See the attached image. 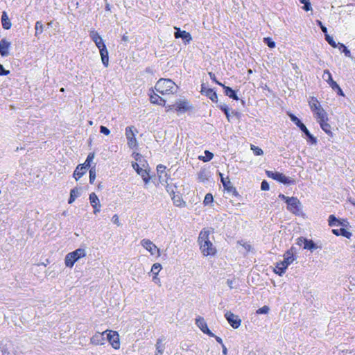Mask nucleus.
Returning a JSON list of instances; mask_svg holds the SVG:
<instances>
[{
	"mask_svg": "<svg viewBox=\"0 0 355 355\" xmlns=\"http://www.w3.org/2000/svg\"><path fill=\"white\" fill-rule=\"evenodd\" d=\"M155 88L161 94H173L176 91L175 83L171 79H159Z\"/></svg>",
	"mask_w": 355,
	"mask_h": 355,
	"instance_id": "obj_1",
	"label": "nucleus"
},
{
	"mask_svg": "<svg viewBox=\"0 0 355 355\" xmlns=\"http://www.w3.org/2000/svg\"><path fill=\"white\" fill-rule=\"evenodd\" d=\"M85 255V250L82 248H78L73 252L67 254L64 259L66 266L71 268L77 260L80 258L84 257Z\"/></svg>",
	"mask_w": 355,
	"mask_h": 355,
	"instance_id": "obj_2",
	"label": "nucleus"
},
{
	"mask_svg": "<svg viewBox=\"0 0 355 355\" xmlns=\"http://www.w3.org/2000/svg\"><path fill=\"white\" fill-rule=\"evenodd\" d=\"M288 116L291 120L301 130L302 132H303L305 134V135L309 139V141L312 144H315L317 143L316 137H313V135L310 133V132L306 128L305 125L303 123H302L301 121L293 114L288 113Z\"/></svg>",
	"mask_w": 355,
	"mask_h": 355,
	"instance_id": "obj_3",
	"label": "nucleus"
},
{
	"mask_svg": "<svg viewBox=\"0 0 355 355\" xmlns=\"http://www.w3.org/2000/svg\"><path fill=\"white\" fill-rule=\"evenodd\" d=\"M287 209L297 216L302 214V204L296 197H291V198L288 199Z\"/></svg>",
	"mask_w": 355,
	"mask_h": 355,
	"instance_id": "obj_4",
	"label": "nucleus"
},
{
	"mask_svg": "<svg viewBox=\"0 0 355 355\" xmlns=\"http://www.w3.org/2000/svg\"><path fill=\"white\" fill-rule=\"evenodd\" d=\"M266 173L268 177L283 183L284 184L292 185L295 184V181L293 179L286 177L281 173L266 171Z\"/></svg>",
	"mask_w": 355,
	"mask_h": 355,
	"instance_id": "obj_5",
	"label": "nucleus"
},
{
	"mask_svg": "<svg viewBox=\"0 0 355 355\" xmlns=\"http://www.w3.org/2000/svg\"><path fill=\"white\" fill-rule=\"evenodd\" d=\"M137 129L134 126H128L125 128V137L128 140V145L130 148H133L137 146L135 132Z\"/></svg>",
	"mask_w": 355,
	"mask_h": 355,
	"instance_id": "obj_6",
	"label": "nucleus"
},
{
	"mask_svg": "<svg viewBox=\"0 0 355 355\" xmlns=\"http://www.w3.org/2000/svg\"><path fill=\"white\" fill-rule=\"evenodd\" d=\"M295 259L293 253L291 250H287L284 254V260L279 261V265H282V272H285L288 266L293 262Z\"/></svg>",
	"mask_w": 355,
	"mask_h": 355,
	"instance_id": "obj_7",
	"label": "nucleus"
},
{
	"mask_svg": "<svg viewBox=\"0 0 355 355\" xmlns=\"http://www.w3.org/2000/svg\"><path fill=\"white\" fill-rule=\"evenodd\" d=\"M200 248L205 256H213L215 255L216 252V249L211 242V241H207V242L202 243L200 245Z\"/></svg>",
	"mask_w": 355,
	"mask_h": 355,
	"instance_id": "obj_8",
	"label": "nucleus"
},
{
	"mask_svg": "<svg viewBox=\"0 0 355 355\" xmlns=\"http://www.w3.org/2000/svg\"><path fill=\"white\" fill-rule=\"evenodd\" d=\"M108 334H107V339L115 349L120 348L119 336L116 331L107 330Z\"/></svg>",
	"mask_w": 355,
	"mask_h": 355,
	"instance_id": "obj_9",
	"label": "nucleus"
},
{
	"mask_svg": "<svg viewBox=\"0 0 355 355\" xmlns=\"http://www.w3.org/2000/svg\"><path fill=\"white\" fill-rule=\"evenodd\" d=\"M226 320L229 324L234 328L237 329L239 327L241 323V319L238 315H234L231 311H227L225 314Z\"/></svg>",
	"mask_w": 355,
	"mask_h": 355,
	"instance_id": "obj_10",
	"label": "nucleus"
},
{
	"mask_svg": "<svg viewBox=\"0 0 355 355\" xmlns=\"http://www.w3.org/2000/svg\"><path fill=\"white\" fill-rule=\"evenodd\" d=\"M89 36L92 41L95 43L99 51L101 49H105L106 46L99 34L95 30H91L89 31Z\"/></svg>",
	"mask_w": 355,
	"mask_h": 355,
	"instance_id": "obj_11",
	"label": "nucleus"
},
{
	"mask_svg": "<svg viewBox=\"0 0 355 355\" xmlns=\"http://www.w3.org/2000/svg\"><path fill=\"white\" fill-rule=\"evenodd\" d=\"M302 243L304 244V249H307L311 251H313L318 248L312 240H309L304 237L298 238L297 244L302 245Z\"/></svg>",
	"mask_w": 355,
	"mask_h": 355,
	"instance_id": "obj_12",
	"label": "nucleus"
},
{
	"mask_svg": "<svg viewBox=\"0 0 355 355\" xmlns=\"http://www.w3.org/2000/svg\"><path fill=\"white\" fill-rule=\"evenodd\" d=\"M196 324L204 334H206L209 336H215V335L207 327V322L203 318L198 317L196 318Z\"/></svg>",
	"mask_w": 355,
	"mask_h": 355,
	"instance_id": "obj_13",
	"label": "nucleus"
},
{
	"mask_svg": "<svg viewBox=\"0 0 355 355\" xmlns=\"http://www.w3.org/2000/svg\"><path fill=\"white\" fill-rule=\"evenodd\" d=\"M173 107L178 113H184L191 108V106L187 101H180L173 105Z\"/></svg>",
	"mask_w": 355,
	"mask_h": 355,
	"instance_id": "obj_14",
	"label": "nucleus"
},
{
	"mask_svg": "<svg viewBox=\"0 0 355 355\" xmlns=\"http://www.w3.org/2000/svg\"><path fill=\"white\" fill-rule=\"evenodd\" d=\"M89 199L92 207L94 208V214H96L100 212L101 203L96 194L95 193H90Z\"/></svg>",
	"mask_w": 355,
	"mask_h": 355,
	"instance_id": "obj_15",
	"label": "nucleus"
},
{
	"mask_svg": "<svg viewBox=\"0 0 355 355\" xmlns=\"http://www.w3.org/2000/svg\"><path fill=\"white\" fill-rule=\"evenodd\" d=\"M141 245L150 252L152 255L155 254V252H159V250L157 246L148 239H143L141 241Z\"/></svg>",
	"mask_w": 355,
	"mask_h": 355,
	"instance_id": "obj_16",
	"label": "nucleus"
},
{
	"mask_svg": "<svg viewBox=\"0 0 355 355\" xmlns=\"http://www.w3.org/2000/svg\"><path fill=\"white\" fill-rule=\"evenodd\" d=\"M176 31L175 32V38H182L185 43H189L192 40L191 35L189 33L185 31H181L180 28L175 27Z\"/></svg>",
	"mask_w": 355,
	"mask_h": 355,
	"instance_id": "obj_17",
	"label": "nucleus"
},
{
	"mask_svg": "<svg viewBox=\"0 0 355 355\" xmlns=\"http://www.w3.org/2000/svg\"><path fill=\"white\" fill-rule=\"evenodd\" d=\"M132 167L133 168L137 171V173L141 175V177L142 178L143 180L145 182V183H148L150 180V177H149V175L148 173V172L146 171V169H143L141 168L139 165L135 162V163H132Z\"/></svg>",
	"mask_w": 355,
	"mask_h": 355,
	"instance_id": "obj_18",
	"label": "nucleus"
},
{
	"mask_svg": "<svg viewBox=\"0 0 355 355\" xmlns=\"http://www.w3.org/2000/svg\"><path fill=\"white\" fill-rule=\"evenodd\" d=\"M107 331H105L103 333L97 332L91 338V343L94 345H103L105 343V338L104 337V334H106Z\"/></svg>",
	"mask_w": 355,
	"mask_h": 355,
	"instance_id": "obj_19",
	"label": "nucleus"
},
{
	"mask_svg": "<svg viewBox=\"0 0 355 355\" xmlns=\"http://www.w3.org/2000/svg\"><path fill=\"white\" fill-rule=\"evenodd\" d=\"M10 46L11 43L6 39L0 40V54L1 56L6 57L8 55Z\"/></svg>",
	"mask_w": 355,
	"mask_h": 355,
	"instance_id": "obj_20",
	"label": "nucleus"
},
{
	"mask_svg": "<svg viewBox=\"0 0 355 355\" xmlns=\"http://www.w3.org/2000/svg\"><path fill=\"white\" fill-rule=\"evenodd\" d=\"M201 92L205 93L213 102L217 101V94L212 89L207 88L205 84L201 85Z\"/></svg>",
	"mask_w": 355,
	"mask_h": 355,
	"instance_id": "obj_21",
	"label": "nucleus"
},
{
	"mask_svg": "<svg viewBox=\"0 0 355 355\" xmlns=\"http://www.w3.org/2000/svg\"><path fill=\"white\" fill-rule=\"evenodd\" d=\"M87 168L84 164H79L73 173L75 179L78 180L80 178L87 172Z\"/></svg>",
	"mask_w": 355,
	"mask_h": 355,
	"instance_id": "obj_22",
	"label": "nucleus"
},
{
	"mask_svg": "<svg viewBox=\"0 0 355 355\" xmlns=\"http://www.w3.org/2000/svg\"><path fill=\"white\" fill-rule=\"evenodd\" d=\"M165 171H166L165 166H164L162 164H159L157 166V174H158L159 179L160 182H166V179L164 178V176L166 177V173Z\"/></svg>",
	"mask_w": 355,
	"mask_h": 355,
	"instance_id": "obj_23",
	"label": "nucleus"
},
{
	"mask_svg": "<svg viewBox=\"0 0 355 355\" xmlns=\"http://www.w3.org/2000/svg\"><path fill=\"white\" fill-rule=\"evenodd\" d=\"M209 230H202L200 234H199V236H198V243H199V245L202 244V243H205V242H207V241H210L209 240Z\"/></svg>",
	"mask_w": 355,
	"mask_h": 355,
	"instance_id": "obj_24",
	"label": "nucleus"
},
{
	"mask_svg": "<svg viewBox=\"0 0 355 355\" xmlns=\"http://www.w3.org/2000/svg\"><path fill=\"white\" fill-rule=\"evenodd\" d=\"M315 114L318 122L328 120L327 114L323 108L318 109Z\"/></svg>",
	"mask_w": 355,
	"mask_h": 355,
	"instance_id": "obj_25",
	"label": "nucleus"
},
{
	"mask_svg": "<svg viewBox=\"0 0 355 355\" xmlns=\"http://www.w3.org/2000/svg\"><path fill=\"white\" fill-rule=\"evenodd\" d=\"M1 23L4 29L8 30L10 28L12 24L6 12L2 13Z\"/></svg>",
	"mask_w": 355,
	"mask_h": 355,
	"instance_id": "obj_26",
	"label": "nucleus"
},
{
	"mask_svg": "<svg viewBox=\"0 0 355 355\" xmlns=\"http://www.w3.org/2000/svg\"><path fill=\"white\" fill-rule=\"evenodd\" d=\"M332 232L334 234H335L336 236L342 235L343 236H345L347 239H349L352 236V233L347 231L344 228L334 229V230H332Z\"/></svg>",
	"mask_w": 355,
	"mask_h": 355,
	"instance_id": "obj_27",
	"label": "nucleus"
},
{
	"mask_svg": "<svg viewBox=\"0 0 355 355\" xmlns=\"http://www.w3.org/2000/svg\"><path fill=\"white\" fill-rule=\"evenodd\" d=\"M225 89V94L226 96H228L230 98L234 100H239V97L237 96L234 90H233L231 87L223 85L222 86Z\"/></svg>",
	"mask_w": 355,
	"mask_h": 355,
	"instance_id": "obj_28",
	"label": "nucleus"
},
{
	"mask_svg": "<svg viewBox=\"0 0 355 355\" xmlns=\"http://www.w3.org/2000/svg\"><path fill=\"white\" fill-rule=\"evenodd\" d=\"M100 54L101 56V60H102V62H103V65L105 67H107L108 66V62H109L108 51L107 50V48L101 49Z\"/></svg>",
	"mask_w": 355,
	"mask_h": 355,
	"instance_id": "obj_29",
	"label": "nucleus"
},
{
	"mask_svg": "<svg viewBox=\"0 0 355 355\" xmlns=\"http://www.w3.org/2000/svg\"><path fill=\"white\" fill-rule=\"evenodd\" d=\"M150 101L153 103L159 105H164L166 101L160 97L159 95L154 94L150 96Z\"/></svg>",
	"mask_w": 355,
	"mask_h": 355,
	"instance_id": "obj_30",
	"label": "nucleus"
},
{
	"mask_svg": "<svg viewBox=\"0 0 355 355\" xmlns=\"http://www.w3.org/2000/svg\"><path fill=\"white\" fill-rule=\"evenodd\" d=\"M309 105H310L311 110L314 113H316V112L318 111V109L322 108L321 107L320 103L318 102V101L315 98H313V97L311 98V101L309 102Z\"/></svg>",
	"mask_w": 355,
	"mask_h": 355,
	"instance_id": "obj_31",
	"label": "nucleus"
},
{
	"mask_svg": "<svg viewBox=\"0 0 355 355\" xmlns=\"http://www.w3.org/2000/svg\"><path fill=\"white\" fill-rule=\"evenodd\" d=\"M327 121H322L318 122L321 128L329 135L332 134L331 131V125L327 122Z\"/></svg>",
	"mask_w": 355,
	"mask_h": 355,
	"instance_id": "obj_32",
	"label": "nucleus"
},
{
	"mask_svg": "<svg viewBox=\"0 0 355 355\" xmlns=\"http://www.w3.org/2000/svg\"><path fill=\"white\" fill-rule=\"evenodd\" d=\"M220 176L221 182L223 183V185L225 187V189L230 191L231 189L233 188L232 182L229 180L227 178H225L221 173H220Z\"/></svg>",
	"mask_w": 355,
	"mask_h": 355,
	"instance_id": "obj_33",
	"label": "nucleus"
},
{
	"mask_svg": "<svg viewBox=\"0 0 355 355\" xmlns=\"http://www.w3.org/2000/svg\"><path fill=\"white\" fill-rule=\"evenodd\" d=\"M79 194L80 193L77 188L71 189L70 192V198L69 199L68 202L69 204H71L75 200V199L78 197Z\"/></svg>",
	"mask_w": 355,
	"mask_h": 355,
	"instance_id": "obj_34",
	"label": "nucleus"
},
{
	"mask_svg": "<svg viewBox=\"0 0 355 355\" xmlns=\"http://www.w3.org/2000/svg\"><path fill=\"white\" fill-rule=\"evenodd\" d=\"M35 35L36 37H37L44 31V26H43L42 23L40 21H36L35 25Z\"/></svg>",
	"mask_w": 355,
	"mask_h": 355,
	"instance_id": "obj_35",
	"label": "nucleus"
},
{
	"mask_svg": "<svg viewBox=\"0 0 355 355\" xmlns=\"http://www.w3.org/2000/svg\"><path fill=\"white\" fill-rule=\"evenodd\" d=\"M322 78L325 80L329 85H331V83H334V80L332 78L331 74L329 70L326 69L324 71V73L322 75Z\"/></svg>",
	"mask_w": 355,
	"mask_h": 355,
	"instance_id": "obj_36",
	"label": "nucleus"
},
{
	"mask_svg": "<svg viewBox=\"0 0 355 355\" xmlns=\"http://www.w3.org/2000/svg\"><path fill=\"white\" fill-rule=\"evenodd\" d=\"M330 87L335 91H336L337 94L340 96H344V94L343 92V90L339 87V85L334 81V83H331V85H329Z\"/></svg>",
	"mask_w": 355,
	"mask_h": 355,
	"instance_id": "obj_37",
	"label": "nucleus"
},
{
	"mask_svg": "<svg viewBox=\"0 0 355 355\" xmlns=\"http://www.w3.org/2000/svg\"><path fill=\"white\" fill-rule=\"evenodd\" d=\"M162 339L159 338L157 340V343L155 345L156 349H157V352L160 354H162L164 350V345H162Z\"/></svg>",
	"mask_w": 355,
	"mask_h": 355,
	"instance_id": "obj_38",
	"label": "nucleus"
},
{
	"mask_svg": "<svg viewBox=\"0 0 355 355\" xmlns=\"http://www.w3.org/2000/svg\"><path fill=\"white\" fill-rule=\"evenodd\" d=\"M329 226H336L338 225L339 220L336 218L334 215H330L329 217Z\"/></svg>",
	"mask_w": 355,
	"mask_h": 355,
	"instance_id": "obj_39",
	"label": "nucleus"
},
{
	"mask_svg": "<svg viewBox=\"0 0 355 355\" xmlns=\"http://www.w3.org/2000/svg\"><path fill=\"white\" fill-rule=\"evenodd\" d=\"M325 35V40L327 41V42L334 48L338 46V43L336 44V42L334 40L333 37L329 36L327 33L324 35Z\"/></svg>",
	"mask_w": 355,
	"mask_h": 355,
	"instance_id": "obj_40",
	"label": "nucleus"
},
{
	"mask_svg": "<svg viewBox=\"0 0 355 355\" xmlns=\"http://www.w3.org/2000/svg\"><path fill=\"white\" fill-rule=\"evenodd\" d=\"M299 1L302 3L304 4V6L302 7V8L305 11H309V10H312L311 5V3H310L309 0H299Z\"/></svg>",
	"mask_w": 355,
	"mask_h": 355,
	"instance_id": "obj_41",
	"label": "nucleus"
},
{
	"mask_svg": "<svg viewBox=\"0 0 355 355\" xmlns=\"http://www.w3.org/2000/svg\"><path fill=\"white\" fill-rule=\"evenodd\" d=\"M162 269V266L160 263H154L151 268V272L155 275H157L159 270Z\"/></svg>",
	"mask_w": 355,
	"mask_h": 355,
	"instance_id": "obj_42",
	"label": "nucleus"
},
{
	"mask_svg": "<svg viewBox=\"0 0 355 355\" xmlns=\"http://www.w3.org/2000/svg\"><path fill=\"white\" fill-rule=\"evenodd\" d=\"M220 109L225 113L227 119L228 121H230V112H229V107L227 105L225 104H223V105H220Z\"/></svg>",
	"mask_w": 355,
	"mask_h": 355,
	"instance_id": "obj_43",
	"label": "nucleus"
},
{
	"mask_svg": "<svg viewBox=\"0 0 355 355\" xmlns=\"http://www.w3.org/2000/svg\"><path fill=\"white\" fill-rule=\"evenodd\" d=\"M340 49H343V52L345 53V56L348 58H351V53L350 51L343 44L341 43H338V46Z\"/></svg>",
	"mask_w": 355,
	"mask_h": 355,
	"instance_id": "obj_44",
	"label": "nucleus"
},
{
	"mask_svg": "<svg viewBox=\"0 0 355 355\" xmlns=\"http://www.w3.org/2000/svg\"><path fill=\"white\" fill-rule=\"evenodd\" d=\"M94 153H89L83 164L86 167L89 168L90 166L91 162L94 159Z\"/></svg>",
	"mask_w": 355,
	"mask_h": 355,
	"instance_id": "obj_45",
	"label": "nucleus"
},
{
	"mask_svg": "<svg viewBox=\"0 0 355 355\" xmlns=\"http://www.w3.org/2000/svg\"><path fill=\"white\" fill-rule=\"evenodd\" d=\"M96 178V170L95 168H91L89 170V182L91 184L94 183V181Z\"/></svg>",
	"mask_w": 355,
	"mask_h": 355,
	"instance_id": "obj_46",
	"label": "nucleus"
},
{
	"mask_svg": "<svg viewBox=\"0 0 355 355\" xmlns=\"http://www.w3.org/2000/svg\"><path fill=\"white\" fill-rule=\"evenodd\" d=\"M263 41L270 48H274L275 46V42L270 37H265Z\"/></svg>",
	"mask_w": 355,
	"mask_h": 355,
	"instance_id": "obj_47",
	"label": "nucleus"
},
{
	"mask_svg": "<svg viewBox=\"0 0 355 355\" xmlns=\"http://www.w3.org/2000/svg\"><path fill=\"white\" fill-rule=\"evenodd\" d=\"M270 309L268 306L265 305L262 306L261 308H259L257 310V314H266L268 313Z\"/></svg>",
	"mask_w": 355,
	"mask_h": 355,
	"instance_id": "obj_48",
	"label": "nucleus"
},
{
	"mask_svg": "<svg viewBox=\"0 0 355 355\" xmlns=\"http://www.w3.org/2000/svg\"><path fill=\"white\" fill-rule=\"evenodd\" d=\"M251 149L253 150L255 155H261L263 154V150L260 148L254 145L251 146Z\"/></svg>",
	"mask_w": 355,
	"mask_h": 355,
	"instance_id": "obj_49",
	"label": "nucleus"
},
{
	"mask_svg": "<svg viewBox=\"0 0 355 355\" xmlns=\"http://www.w3.org/2000/svg\"><path fill=\"white\" fill-rule=\"evenodd\" d=\"M213 201V196L211 193H207L205 197V199H204V204L205 205H209V203H211V202Z\"/></svg>",
	"mask_w": 355,
	"mask_h": 355,
	"instance_id": "obj_50",
	"label": "nucleus"
},
{
	"mask_svg": "<svg viewBox=\"0 0 355 355\" xmlns=\"http://www.w3.org/2000/svg\"><path fill=\"white\" fill-rule=\"evenodd\" d=\"M261 189L263 191H268L269 190V189H270L269 184L267 182L266 180H263L261 182Z\"/></svg>",
	"mask_w": 355,
	"mask_h": 355,
	"instance_id": "obj_51",
	"label": "nucleus"
},
{
	"mask_svg": "<svg viewBox=\"0 0 355 355\" xmlns=\"http://www.w3.org/2000/svg\"><path fill=\"white\" fill-rule=\"evenodd\" d=\"M100 132L102 134H104L105 135H109L110 133V131L105 126L101 125V126H100Z\"/></svg>",
	"mask_w": 355,
	"mask_h": 355,
	"instance_id": "obj_52",
	"label": "nucleus"
},
{
	"mask_svg": "<svg viewBox=\"0 0 355 355\" xmlns=\"http://www.w3.org/2000/svg\"><path fill=\"white\" fill-rule=\"evenodd\" d=\"M282 265H279V262L277 263L276 268L275 269V273L278 274L279 275L282 276L284 272H282Z\"/></svg>",
	"mask_w": 355,
	"mask_h": 355,
	"instance_id": "obj_53",
	"label": "nucleus"
},
{
	"mask_svg": "<svg viewBox=\"0 0 355 355\" xmlns=\"http://www.w3.org/2000/svg\"><path fill=\"white\" fill-rule=\"evenodd\" d=\"M112 222H113L114 224H116L117 226H120V225H121V223H120V221H119V216H118L116 214H114V215L112 216Z\"/></svg>",
	"mask_w": 355,
	"mask_h": 355,
	"instance_id": "obj_54",
	"label": "nucleus"
},
{
	"mask_svg": "<svg viewBox=\"0 0 355 355\" xmlns=\"http://www.w3.org/2000/svg\"><path fill=\"white\" fill-rule=\"evenodd\" d=\"M209 76H210V78L214 81L216 83H217L218 85H220V86H223V84L220 83V82H218L216 79V76L214 75V73H213L212 72H209Z\"/></svg>",
	"mask_w": 355,
	"mask_h": 355,
	"instance_id": "obj_55",
	"label": "nucleus"
},
{
	"mask_svg": "<svg viewBox=\"0 0 355 355\" xmlns=\"http://www.w3.org/2000/svg\"><path fill=\"white\" fill-rule=\"evenodd\" d=\"M317 24L320 26L322 31L325 34L327 33V28L322 24V22L319 20L317 21Z\"/></svg>",
	"mask_w": 355,
	"mask_h": 355,
	"instance_id": "obj_56",
	"label": "nucleus"
},
{
	"mask_svg": "<svg viewBox=\"0 0 355 355\" xmlns=\"http://www.w3.org/2000/svg\"><path fill=\"white\" fill-rule=\"evenodd\" d=\"M205 154H206L207 159H204L205 162L211 160L214 156L213 153H211V152H209L208 150L205 151Z\"/></svg>",
	"mask_w": 355,
	"mask_h": 355,
	"instance_id": "obj_57",
	"label": "nucleus"
},
{
	"mask_svg": "<svg viewBox=\"0 0 355 355\" xmlns=\"http://www.w3.org/2000/svg\"><path fill=\"white\" fill-rule=\"evenodd\" d=\"M232 115L236 116L238 119H239L241 116V114L237 111H232Z\"/></svg>",
	"mask_w": 355,
	"mask_h": 355,
	"instance_id": "obj_58",
	"label": "nucleus"
},
{
	"mask_svg": "<svg viewBox=\"0 0 355 355\" xmlns=\"http://www.w3.org/2000/svg\"><path fill=\"white\" fill-rule=\"evenodd\" d=\"M279 198H281V199H282V200H285V202H286V204H287V200H288V199L291 198V197H287V196H286L285 195L282 194V193H280V194L279 195Z\"/></svg>",
	"mask_w": 355,
	"mask_h": 355,
	"instance_id": "obj_59",
	"label": "nucleus"
},
{
	"mask_svg": "<svg viewBox=\"0 0 355 355\" xmlns=\"http://www.w3.org/2000/svg\"><path fill=\"white\" fill-rule=\"evenodd\" d=\"M9 73H10V71L6 70V69H4V68H3V70H1L0 71V75H1V76H6V75H8Z\"/></svg>",
	"mask_w": 355,
	"mask_h": 355,
	"instance_id": "obj_60",
	"label": "nucleus"
},
{
	"mask_svg": "<svg viewBox=\"0 0 355 355\" xmlns=\"http://www.w3.org/2000/svg\"><path fill=\"white\" fill-rule=\"evenodd\" d=\"M227 284L228 285L230 288L232 289L234 288V286H233V280L227 279Z\"/></svg>",
	"mask_w": 355,
	"mask_h": 355,
	"instance_id": "obj_61",
	"label": "nucleus"
},
{
	"mask_svg": "<svg viewBox=\"0 0 355 355\" xmlns=\"http://www.w3.org/2000/svg\"><path fill=\"white\" fill-rule=\"evenodd\" d=\"M222 348H223V354L224 355H227V349L226 348V347L224 345V344H222Z\"/></svg>",
	"mask_w": 355,
	"mask_h": 355,
	"instance_id": "obj_62",
	"label": "nucleus"
},
{
	"mask_svg": "<svg viewBox=\"0 0 355 355\" xmlns=\"http://www.w3.org/2000/svg\"><path fill=\"white\" fill-rule=\"evenodd\" d=\"M243 247L245 248V249L246 250H248V251H250V250L251 246H250V244H248V243H245V244H243Z\"/></svg>",
	"mask_w": 355,
	"mask_h": 355,
	"instance_id": "obj_63",
	"label": "nucleus"
},
{
	"mask_svg": "<svg viewBox=\"0 0 355 355\" xmlns=\"http://www.w3.org/2000/svg\"><path fill=\"white\" fill-rule=\"evenodd\" d=\"M214 337L216 338V340L218 343H220L221 345H222V344H223V340H222V339H221L220 337L216 336H214Z\"/></svg>",
	"mask_w": 355,
	"mask_h": 355,
	"instance_id": "obj_64",
	"label": "nucleus"
}]
</instances>
